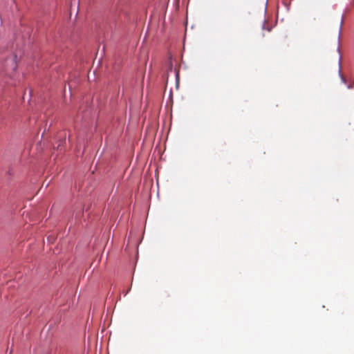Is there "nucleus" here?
<instances>
[{
    "label": "nucleus",
    "instance_id": "obj_1",
    "mask_svg": "<svg viewBox=\"0 0 354 354\" xmlns=\"http://www.w3.org/2000/svg\"><path fill=\"white\" fill-rule=\"evenodd\" d=\"M10 62H12V69L15 70L17 67L15 60L14 59H11Z\"/></svg>",
    "mask_w": 354,
    "mask_h": 354
}]
</instances>
